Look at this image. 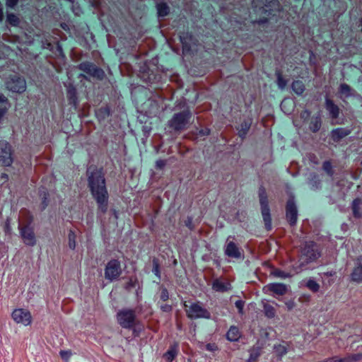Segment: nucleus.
Instances as JSON below:
<instances>
[{
    "label": "nucleus",
    "mask_w": 362,
    "mask_h": 362,
    "mask_svg": "<svg viewBox=\"0 0 362 362\" xmlns=\"http://www.w3.org/2000/svg\"><path fill=\"white\" fill-rule=\"evenodd\" d=\"M321 124H322V121H321L320 117L316 116V117L312 118V119L310 122L309 128L312 132L316 133L320 130V129L321 127Z\"/></svg>",
    "instance_id": "2f4dec72"
},
{
    "label": "nucleus",
    "mask_w": 362,
    "mask_h": 362,
    "mask_svg": "<svg viewBox=\"0 0 362 362\" xmlns=\"http://www.w3.org/2000/svg\"><path fill=\"white\" fill-rule=\"evenodd\" d=\"M179 353V344L178 342H173L170 345L168 349L163 354V358L167 362H173Z\"/></svg>",
    "instance_id": "a211bd4d"
},
{
    "label": "nucleus",
    "mask_w": 362,
    "mask_h": 362,
    "mask_svg": "<svg viewBox=\"0 0 362 362\" xmlns=\"http://www.w3.org/2000/svg\"><path fill=\"white\" fill-rule=\"evenodd\" d=\"M305 114L306 116H309L310 112L308 110H305L303 113H301V117H304Z\"/></svg>",
    "instance_id": "680f3d73"
},
{
    "label": "nucleus",
    "mask_w": 362,
    "mask_h": 362,
    "mask_svg": "<svg viewBox=\"0 0 362 362\" xmlns=\"http://www.w3.org/2000/svg\"><path fill=\"white\" fill-rule=\"evenodd\" d=\"M65 86L66 88V94L68 103L74 110H76L79 105L76 87L72 82H69L67 84H65Z\"/></svg>",
    "instance_id": "ddd939ff"
},
{
    "label": "nucleus",
    "mask_w": 362,
    "mask_h": 362,
    "mask_svg": "<svg viewBox=\"0 0 362 362\" xmlns=\"http://www.w3.org/2000/svg\"><path fill=\"white\" fill-rule=\"evenodd\" d=\"M325 109L328 111L330 117L332 119H336L339 117L340 114V108L328 96L325 98Z\"/></svg>",
    "instance_id": "2eb2a0df"
},
{
    "label": "nucleus",
    "mask_w": 362,
    "mask_h": 362,
    "mask_svg": "<svg viewBox=\"0 0 362 362\" xmlns=\"http://www.w3.org/2000/svg\"><path fill=\"white\" fill-rule=\"evenodd\" d=\"M235 305L238 308V313H243L245 302L242 300H238L235 301Z\"/></svg>",
    "instance_id": "09e8293b"
},
{
    "label": "nucleus",
    "mask_w": 362,
    "mask_h": 362,
    "mask_svg": "<svg viewBox=\"0 0 362 362\" xmlns=\"http://www.w3.org/2000/svg\"><path fill=\"white\" fill-rule=\"evenodd\" d=\"M199 135L201 136H208L211 133V130L209 128L202 129L199 131Z\"/></svg>",
    "instance_id": "6e6d98bb"
},
{
    "label": "nucleus",
    "mask_w": 362,
    "mask_h": 362,
    "mask_svg": "<svg viewBox=\"0 0 362 362\" xmlns=\"http://www.w3.org/2000/svg\"><path fill=\"white\" fill-rule=\"evenodd\" d=\"M358 27L360 28V30L362 33V18L359 20Z\"/></svg>",
    "instance_id": "e2e57ef3"
},
{
    "label": "nucleus",
    "mask_w": 362,
    "mask_h": 362,
    "mask_svg": "<svg viewBox=\"0 0 362 362\" xmlns=\"http://www.w3.org/2000/svg\"><path fill=\"white\" fill-rule=\"evenodd\" d=\"M72 355L71 350H61L59 351V356L64 362H68Z\"/></svg>",
    "instance_id": "a18cd8bd"
},
{
    "label": "nucleus",
    "mask_w": 362,
    "mask_h": 362,
    "mask_svg": "<svg viewBox=\"0 0 362 362\" xmlns=\"http://www.w3.org/2000/svg\"><path fill=\"white\" fill-rule=\"evenodd\" d=\"M358 354H352L346 357L340 358L337 356L322 360L319 362H355L359 359Z\"/></svg>",
    "instance_id": "aec40b11"
},
{
    "label": "nucleus",
    "mask_w": 362,
    "mask_h": 362,
    "mask_svg": "<svg viewBox=\"0 0 362 362\" xmlns=\"http://www.w3.org/2000/svg\"><path fill=\"white\" fill-rule=\"evenodd\" d=\"M11 107L8 98L0 92V123Z\"/></svg>",
    "instance_id": "4be33fe9"
},
{
    "label": "nucleus",
    "mask_w": 362,
    "mask_h": 362,
    "mask_svg": "<svg viewBox=\"0 0 362 362\" xmlns=\"http://www.w3.org/2000/svg\"><path fill=\"white\" fill-rule=\"evenodd\" d=\"M271 274L275 277L286 279L291 277V274L288 272L282 271L279 269H276L271 272Z\"/></svg>",
    "instance_id": "a19ab883"
},
{
    "label": "nucleus",
    "mask_w": 362,
    "mask_h": 362,
    "mask_svg": "<svg viewBox=\"0 0 362 362\" xmlns=\"http://www.w3.org/2000/svg\"><path fill=\"white\" fill-rule=\"evenodd\" d=\"M218 349L217 346L215 345L214 344H206V349L208 351H214V350H216Z\"/></svg>",
    "instance_id": "13d9d810"
},
{
    "label": "nucleus",
    "mask_w": 362,
    "mask_h": 362,
    "mask_svg": "<svg viewBox=\"0 0 362 362\" xmlns=\"http://www.w3.org/2000/svg\"><path fill=\"white\" fill-rule=\"evenodd\" d=\"M68 238L69 248L71 250H74L76 247V234L72 230H69L68 234Z\"/></svg>",
    "instance_id": "79ce46f5"
},
{
    "label": "nucleus",
    "mask_w": 362,
    "mask_h": 362,
    "mask_svg": "<svg viewBox=\"0 0 362 362\" xmlns=\"http://www.w3.org/2000/svg\"><path fill=\"white\" fill-rule=\"evenodd\" d=\"M226 339L230 341H237L240 337V332L236 326H230L226 333Z\"/></svg>",
    "instance_id": "cd10ccee"
},
{
    "label": "nucleus",
    "mask_w": 362,
    "mask_h": 362,
    "mask_svg": "<svg viewBox=\"0 0 362 362\" xmlns=\"http://www.w3.org/2000/svg\"><path fill=\"white\" fill-rule=\"evenodd\" d=\"M251 124V120H244L237 127V130L238 131V136L240 138L244 139L246 136L249 129H250Z\"/></svg>",
    "instance_id": "c85d7f7f"
},
{
    "label": "nucleus",
    "mask_w": 362,
    "mask_h": 362,
    "mask_svg": "<svg viewBox=\"0 0 362 362\" xmlns=\"http://www.w3.org/2000/svg\"><path fill=\"white\" fill-rule=\"evenodd\" d=\"M274 351L276 356L281 360V358L287 354L288 346L281 344H274Z\"/></svg>",
    "instance_id": "473e14b6"
},
{
    "label": "nucleus",
    "mask_w": 362,
    "mask_h": 362,
    "mask_svg": "<svg viewBox=\"0 0 362 362\" xmlns=\"http://www.w3.org/2000/svg\"><path fill=\"white\" fill-rule=\"evenodd\" d=\"M351 279L354 282L361 283L362 282V263L357 262L354 267L351 274Z\"/></svg>",
    "instance_id": "bb28decb"
},
{
    "label": "nucleus",
    "mask_w": 362,
    "mask_h": 362,
    "mask_svg": "<svg viewBox=\"0 0 362 362\" xmlns=\"http://www.w3.org/2000/svg\"><path fill=\"white\" fill-rule=\"evenodd\" d=\"M21 236L23 243L30 247H33L37 243L36 237L34 233V229L30 226V223L27 225L19 228Z\"/></svg>",
    "instance_id": "9d476101"
},
{
    "label": "nucleus",
    "mask_w": 362,
    "mask_h": 362,
    "mask_svg": "<svg viewBox=\"0 0 362 362\" xmlns=\"http://www.w3.org/2000/svg\"><path fill=\"white\" fill-rule=\"evenodd\" d=\"M48 204H49V199H47V197H42V202H41L42 211L45 210L47 207Z\"/></svg>",
    "instance_id": "5fc2aeb1"
},
{
    "label": "nucleus",
    "mask_w": 362,
    "mask_h": 362,
    "mask_svg": "<svg viewBox=\"0 0 362 362\" xmlns=\"http://www.w3.org/2000/svg\"><path fill=\"white\" fill-rule=\"evenodd\" d=\"M183 307L185 308L187 317L190 320H210L211 317V313L206 308L202 307L199 301L192 303L189 306L185 301Z\"/></svg>",
    "instance_id": "7ed1b4c3"
},
{
    "label": "nucleus",
    "mask_w": 362,
    "mask_h": 362,
    "mask_svg": "<svg viewBox=\"0 0 362 362\" xmlns=\"http://www.w3.org/2000/svg\"><path fill=\"white\" fill-rule=\"evenodd\" d=\"M258 194H259L260 206H267V205H269V202H268V197H267V192H266L265 188L263 186H261L259 188Z\"/></svg>",
    "instance_id": "72a5a7b5"
},
{
    "label": "nucleus",
    "mask_w": 362,
    "mask_h": 362,
    "mask_svg": "<svg viewBox=\"0 0 362 362\" xmlns=\"http://www.w3.org/2000/svg\"><path fill=\"white\" fill-rule=\"evenodd\" d=\"M4 20V7L0 1V23H1Z\"/></svg>",
    "instance_id": "4d7b16f0"
},
{
    "label": "nucleus",
    "mask_w": 362,
    "mask_h": 362,
    "mask_svg": "<svg viewBox=\"0 0 362 362\" xmlns=\"http://www.w3.org/2000/svg\"><path fill=\"white\" fill-rule=\"evenodd\" d=\"M192 114L189 109H185L175 113L168 121V125L175 132H180L187 129L192 119Z\"/></svg>",
    "instance_id": "f03ea898"
},
{
    "label": "nucleus",
    "mask_w": 362,
    "mask_h": 362,
    "mask_svg": "<svg viewBox=\"0 0 362 362\" xmlns=\"http://www.w3.org/2000/svg\"><path fill=\"white\" fill-rule=\"evenodd\" d=\"M166 165V160L159 159L156 161V168L158 170H162Z\"/></svg>",
    "instance_id": "8fccbe9b"
},
{
    "label": "nucleus",
    "mask_w": 362,
    "mask_h": 362,
    "mask_svg": "<svg viewBox=\"0 0 362 362\" xmlns=\"http://www.w3.org/2000/svg\"><path fill=\"white\" fill-rule=\"evenodd\" d=\"M291 88L296 95H301L305 90V86L302 81L295 80L291 84Z\"/></svg>",
    "instance_id": "c756f323"
},
{
    "label": "nucleus",
    "mask_w": 362,
    "mask_h": 362,
    "mask_svg": "<svg viewBox=\"0 0 362 362\" xmlns=\"http://www.w3.org/2000/svg\"><path fill=\"white\" fill-rule=\"evenodd\" d=\"M263 308L264 315L267 317L272 319L275 317L276 310L272 305L269 303H264Z\"/></svg>",
    "instance_id": "f704fd0d"
},
{
    "label": "nucleus",
    "mask_w": 362,
    "mask_h": 362,
    "mask_svg": "<svg viewBox=\"0 0 362 362\" xmlns=\"http://www.w3.org/2000/svg\"><path fill=\"white\" fill-rule=\"evenodd\" d=\"M1 177L4 180H8V175L6 173H1Z\"/></svg>",
    "instance_id": "052dcab7"
},
{
    "label": "nucleus",
    "mask_w": 362,
    "mask_h": 362,
    "mask_svg": "<svg viewBox=\"0 0 362 362\" xmlns=\"http://www.w3.org/2000/svg\"><path fill=\"white\" fill-rule=\"evenodd\" d=\"M160 309L165 313H170L173 310V306L170 304H163L160 306Z\"/></svg>",
    "instance_id": "3c124183"
},
{
    "label": "nucleus",
    "mask_w": 362,
    "mask_h": 362,
    "mask_svg": "<svg viewBox=\"0 0 362 362\" xmlns=\"http://www.w3.org/2000/svg\"><path fill=\"white\" fill-rule=\"evenodd\" d=\"M212 288L216 292L224 293L231 289V285L228 282H223L219 279H215L212 284Z\"/></svg>",
    "instance_id": "a878e982"
},
{
    "label": "nucleus",
    "mask_w": 362,
    "mask_h": 362,
    "mask_svg": "<svg viewBox=\"0 0 362 362\" xmlns=\"http://www.w3.org/2000/svg\"><path fill=\"white\" fill-rule=\"evenodd\" d=\"M192 221L193 218L191 216H187V219L185 221V226L187 227L190 230H192L194 228Z\"/></svg>",
    "instance_id": "de8ad7c7"
},
{
    "label": "nucleus",
    "mask_w": 362,
    "mask_h": 362,
    "mask_svg": "<svg viewBox=\"0 0 362 362\" xmlns=\"http://www.w3.org/2000/svg\"><path fill=\"white\" fill-rule=\"evenodd\" d=\"M122 274L121 262L117 259H112L107 262L105 268V278L113 281L119 278Z\"/></svg>",
    "instance_id": "423d86ee"
},
{
    "label": "nucleus",
    "mask_w": 362,
    "mask_h": 362,
    "mask_svg": "<svg viewBox=\"0 0 362 362\" xmlns=\"http://www.w3.org/2000/svg\"><path fill=\"white\" fill-rule=\"evenodd\" d=\"M261 351L259 348L252 349L250 353V356L247 362H256L260 356Z\"/></svg>",
    "instance_id": "ea45409f"
},
{
    "label": "nucleus",
    "mask_w": 362,
    "mask_h": 362,
    "mask_svg": "<svg viewBox=\"0 0 362 362\" xmlns=\"http://www.w3.org/2000/svg\"><path fill=\"white\" fill-rule=\"evenodd\" d=\"M322 169L329 176L334 175V172L330 160H325L323 162Z\"/></svg>",
    "instance_id": "58836bf2"
},
{
    "label": "nucleus",
    "mask_w": 362,
    "mask_h": 362,
    "mask_svg": "<svg viewBox=\"0 0 362 362\" xmlns=\"http://www.w3.org/2000/svg\"><path fill=\"white\" fill-rule=\"evenodd\" d=\"M19 3V0H6V6L8 8L15 10Z\"/></svg>",
    "instance_id": "49530a36"
},
{
    "label": "nucleus",
    "mask_w": 362,
    "mask_h": 362,
    "mask_svg": "<svg viewBox=\"0 0 362 362\" xmlns=\"http://www.w3.org/2000/svg\"><path fill=\"white\" fill-rule=\"evenodd\" d=\"M316 244L313 242L307 243L303 248L302 252L309 261H314L320 257L317 252Z\"/></svg>",
    "instance_id": "4468645a"
},
{
    "label": "nucleus",
    "mask_w": 362,
    "mask_h": 362,
    "mask_svg": "<svg viewBox=\"0 0 362 362\" xmlns=\"http://www.w3.org/2000/svg\"><path fill=\"white\" fill-rule=\"evenodd\" d=\"M60 26L65 31L69 30V27L66 23H62Z\"/></svg>",
    "instance_id": "bf43d9fd"
},
{
    "label": "nucleus",
    "mask_w": 362,
    "mask_h": 362,
    "mask_svg": "<svg viewBox=\"0 0 362 362\" xmlns=\"http://www.w3.org/2000/svg\"><path fill=\"white\" fill-rule=\"evenodd\" d=\"M77 69L83 71L84 74L88 75L89 76H91L99 81H102L105 76L104 70L90 61H84L81 62L78 64Z\"/></svg>",
    "instance_id": "39448f33"
},
{
    "label": "nucleus",
    "mask_w": 362,
    "mask_h": 362,
    "mask_svg": "<svg viewBox=\"0 0 362 362\" xmlns=\"http://www.w3.org/2000/svg\"><path fill=\"white\" fill-rule=\"evenodd\" d=\"M306 287L313 293H317L320 290V284L314 279H310L305 284Z\"/></svg>",
    "instance_id": "e433bc0d"
},
{
    "label": "nucleus",
    "mask_w": 362,
    "mask_h": 362,
    "mask_svg": "<svg viewBox=\"0 0 362 362\" xmlns=\"http://www.w3.org/2000/svg\"><path fill=\"white\" fill-rule=\"evenodd\" d=\"M118 324L124 329H132L136 324V313L132 309H122L117 313Z\"/></svg>",
    "instance_id": "20e7f679"
},
{
    "label": "nucleus",
    "mask_w": 362,
    "mask_h": 362,
    "mask_svg": "<svg viewBox=\"0 0 362 362\" xmlns=\"http://www.w3.org/2000/svg\"><path fill=\"white\" fill-rule=\"evenodd\" d=\"M225 255L229 257L240 259L242 257V252L238 245L233 241L227 243L225 249Z\"/></svg>",
    "instance_id": "dca6fc26"
},
{
    "label": "nucleus",
    "mask_w": 362,
    "mask_h": 362,
    "mask_svg": "<svg viewBox=\"0 0 362 362\" xmlns=\"http://www.w3.org/2000/svg\"><path fill=\"white\" fill-rule=\"evenodd\" d=\"M6 88L16 93H22L26 89V82L24 78L17 75H10L5 81Z\"/></svg>",
    "instance_id": "0eeeda50"
},
{
    "label": "nucleus",
    "mask_w": 362,
    "mask_h": 362,
    "mask_svg": "<svg viewBox=\"0 0 362 362\" xmlns=\"http://www.w3.org/2000/svg\"><path fill=\"white\" fill-rule=\"evenodd\" d=\"M265 288L270 292L279 296H284L288 291V287L283 283H270Z\"/></svg>",
    "instance_id": "f3484780"
},
{
    "label": "nucleus",
    "mask_w": 362,
    "mask_h": 362,
    "mask_svg": "<svg viewBox=\"0 0 362 362\" xmlns=\"http://www.w3.org/2000/svg\"><path fill=\"white\" fill-rule=\"evenodd\" d=\"M39 193H40V196L42 198V197H47V199H49V192H48V191L47 190L46 188L42 187V189H40Z\"/></svg>",
    "instance_id": "864d4df0"
},
{
    "label": "nucleus",
    "mask_w": 362,
    "mask_h": 362,
    "mask_svg": "<svg viewBox=\"0 0 362 362\" xmlns=\"http://www.w3.org/2000/svg\"><path fill=\"white\" fill-rule=\"evenodd\" d=\"M286 217L291 226L296 225L298 218V209L293 197L289 198L286 202Z\"/></svg>",
    "instance_id": "f8f14e48"
},
{
    "label": "nucleus",
    "mask_w": 362,
    "mask_h": 362,
    "mask_svg": "<svg viewBox=\"0 0 362 362\" xmlns=\"http://www.w3.org/2000/svg\"><path fill=\"white\" fill-rule=\"evenodd\" d=\"M159 297H160V300L163 302H165L169 299V292H168V289L163 286L160 288Z\"/></svg>",
    "instance_id": "c03bdc74"
},
{
    "label": "nucleus",
    "mask_w": 362,
    "mask_h": 362,
    "mask_svg": "<svg viewBox=\"0 0 362 362\" xmlns=\"http://www.w3.org/2000/svg\"><path fill=\"white\" fill-rule=\"evenodd\" d=\"M112 115V110L108 105L100 107L95 111V116L97 119L101 122L105 121L107 117Z\"/></svg>",
    "instance_id": "b1692460"
},
{
    "label": "nucleus",
    "mask_w": 362,
    "mask_h": 362,
    "mask_svg": "<svg viewBox=\"0 0 362 362\" xmlns=\"http://www.w3.org/2000/svg\"><path fill=\"white\" fill-rule=\"evenodd\" d=\"M339 93L349 96L351 94V88L346 83H341L339 88Z\"/></svg>",
    "instance_id": "37998d69"
},
{
    "label": "nucleus",
    "mask_w": 362,
    "mask_h": 362,
    "mask_svg": "<svg viewBox=\"0 0 362 362\" xmlns=\"http://www.w3.org/2000/svg\"><path fill=\"white\" fill-rule=\"evenodd\" d=\"M285 103H286V100H283L281 104V107L282 110H283V108L284 107Z\"/></svg>",
    "instance_id": "0e129e2a"
},
{
    "label": "nucleus",
    "mask_w": 362,
    "mask_h": 362,
    "mask_svg": "<svg viewBox=\"0 0 362 362\" xmlns=\"http://www.w3.org/2000/svg\"><path fill=\"white\" fill-rule=\"evenodd\" d=\"M157 16L158 18H165L170 13V8L167 3L161 1L156 4Z\"/></svg>",
    "instance_id": "393cba45"
},
{
    "label": "nucleus",
    "mask_w": 362,
    "mask_h": 362,
    "mask_svg": "<svg viewBox=\"0 0 362 362\" xmlns=\"http://www.w3.org/2000/svg\"><path fill=\"white\" fill-rule=\"evenodd\" d=\"M351 131L349 129L338 127L331 131V138L334 142H339L343 138L349 136Z\"/></svg>",
    "instance_id": "6ab92c4d"
},
{
    "label": "nucleus",
    "mask_w": 362,
    "mask_h": 362,
    "mask_svg": "<svg viewBox=\"0 0 362 362\" xmlns=\"http://www.w3.org/2000/svg\"><path fill=\"white\" fill-rule=\"evenodd\" d=\"M261 212L266 230H271L272 226L269 206H261Z\"/></svg>",
    "instance_id": "5701e85b"
},
{
    "label": "nucleus",
    "mask_w": 362,
    "mask_h": 362,
    "mask_svg": "<svg viewBox=\"0 0 362 362\" xmlns=\"http://www.w3.org/2000/svg\"><path fill=\"white\" fill-rule=\"evenodd\" d=\"M276 76H277V85H278V87L281 89V90H284L286 86H287V80L283 76L282 74L281 71H276Z\"/></svg>",
    "instance_id": "4c0bfd02"
},
{
    "label": "nucleus",
    "mask_w": 362,
    "mask_h": 362,
    "mask_svg": "<svg viewBox=\"0 0 362 362\" xmlns=\"http://www.w3.org/2000/svg\"><path fill=\"white\" fill-rule=\"evenodd\" d=\"M271 11H272V10H269V11H267V10H266V9H264V13H267L268 12V13H269V14H270V13H271Z\"/></svg>",
    "instance_id": "69168bd1"
},
{
    "label": "nucleus",
    "mask_w": 362,
    "mask_h": 362,
    "mask_svg": "<svg viewBox=\"0 0 362 362\" xmlns=\"http://www.w3.org/2000/svg\"><path fill=\"white\" fill-rule=\"evenodd\" d=\"M47 46V48L49 49L56 57L61 58L65 57L62 45L59 40L55 41L54 43L48 42Z\"/></svg>",
    "instance_id": "412c9836"
},
{
    "label": "nucleus",
    "mask_w": 362,
    "mask_h": 362,
    "mask_svg": "<svg viewBox=\"0 0 362 362\" xmlns=\"http://www.w3.org/2000/svg\"><path fill=\"white\" fill-rule=\"evenodd\" d=\"M79 76H82V77H83V78H86V75H84V74H81Z\"/></svg>",
    "instance_id": "338daca9"
},
{
    "label": "nucleus",
    "mask_w": 362,
    "mask_h": 362,
    "mask_svg": "<svg viewBox=\"0 0 362 362\" xmlns=\"http://www.w3.org/2000/svg\"><path fill=\"white\" fill-rule=\"evenodd\" d=\"M6 23L12 27H18L21 23L20 18L13 13H6Z\"/></svg>",
    "instance_id": "7c9ffc66"
},
{
    "label": "nucleus",
    "mask_w": 362,
    "mask_h": 362,
    "mask_svg": "<svg viewBox=\"0 0 362 362\" xmlns=\"http://www.w3.org/2000/svg\"><path fill=\"white\" fill-rule=\"evenodd\" d=\"M13 151L11 144L3 141L0 142V164L4 167H10L13 163Z\"/></svg>",
    "instance_id": "6e6552de"
},
{
    "label": "nucleus",
    "mask_w": 362,
    "mask_h": 362,
    "mask_svg": "<svg viewBox=\"0 0 362 362\" xmlns=\"http://www.w3.org/2000/svg\"><path fill=\"white\" fill-rule=\"evenodd\" d=\"M182 45V53L184 55H192L193 54L192 47L197 45V40L189 32L184 33L180 37Z\"/></svg>",
    "instance_id": "1a4fd4ad"
},
{
    "label": "nucleus",
    "mask_w": 362,
    "mask_h": 362,
    "mask_svg": "<svg viewBox=\"0 0 362 362\" xmlns=\"http://www.w3.org/2000/svg\"><path fill=\"white\" fill-rule=\"evenodd\" d=\"M152 262H153L152 272L158 279L157 283L159 284L160 281V279H161L160 264H159L158 259H156V258H153Z\"/></svg>",
    "instance_id": "c9c22d12"
},
{
    "label": "nucleus",
    "mask_w": 362,
    "mask_h": 362,
    "mask_svg": "<svg viewBox=\"0 0 362 362\" xmlns=\"http://www.w3.org/2000/svg\"><path fill=\"white\" fill-rule=\"evenodd\" d=\"M13 320L18 324L25 326L29 325L32 321V316L29 310L23 308H16L11 314Z\"/></svg>",
    "instance_id": "9b49d317"
},
{
    "label": "nucleus",
    "mask_w": 362,
    "mask_h": 362,
    "mask_svg": "<svg viewBox=\"0 0 362 362\" xmlns=\"http://www.w3.org/2000/svg\"><path fill=\"white\" fill-rule=\"evenodd\" d=\"M269 21V18L267 17H260L259 18V19L257 21V23L259 25H263L266 23H268Z\"/></svg>",
    "instance_id": "603ef678"
},
{
    "label": "nucleus",
    "mask_w": 362,
    "mask_h": 362,
    "mask_svg": "<svg viewBox=\"0 0 362 362\" xmlns=\"http://www.w3.org/2000/svg\"><path fill=\"white\" fill-rule=\"evenodd\" d=\"M89 191L98 204V210L105 214L108 208L109 194L103 168L91 165L86 170Z\"/></svg>",
    "instance_id": "f257e3e1"
}]
</instances>
